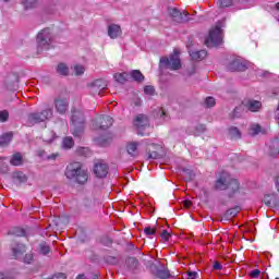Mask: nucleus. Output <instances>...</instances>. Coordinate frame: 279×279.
Returning <instances> with one entry per match:
<instances>
[{"label":"nucleus","instance_id":"f257e3e1","mask_svg":"<svg viewBox=\"0 0 279 279\" xmlns=\"http://www.w3.org/2000/svg\"><path fill=\"white\" fill-rule=\"evenodd\" d=\"M216 191H228L229 197H234L238 193H241V187L239 185V181L236 179H232V177L228 172H222L215 183Z\"/></svg>","mask_w":279,"mask_h":279},{"label":"nucleus","instance_id":"f03ea898","mask_svg":"<svg viewBox=\"0 0 279 279\" xmlns=\"http://www.w3.org/2000/svg\"><path fill=\"white\" fill-rule=\"evenodd\" d=\"M65 177L68 180H74L77 184H86L88 182V172L82 169V163L72 162L66 167Z\"/></svg>","mask_w":279,"mask_h":279},{"label":"nucleus","instance_id":"7ed1b4c3","mask_svg":"<svg viewBox=\"0 0 279 279\" xmlns=\"http://www.w3.org/2000/svg\"><path fill=\"white\" fill-rule=\"evenodd\" d=\"M37 52L49 51L53 48V31L51 28H44L37 34Z\"/></svg>","mask_w":279,"mask_h":279},{"label":"nucleus","instance_id":"20e7f679","mask_svg":"<svg viewBox=\"0 0 279 279\" xmlns=\"http://www.w3.org/2000/svg\"><path fill=\"white\" fill-rule=\"evenodd\" d=\"M84 113H82V111H73L71 119V133L75 138H80L82 134H84Z\"/></svg>","mask_w":279,"mask_h":279},{"label":"nucleus","instance_id":"39448f33","mask_svg":"<svg viewBox=\"0 0 279 279\" xmlns=\"http://www.w3.org/2000/svg\"><path fill=\"white\" fill-rule=\"evenodd\" d=\"M53 117V109L46 108L43 111L31 112L27 116L28 125H36V123H45V121H49Z\"/></svg>","mask_w":279,"mask_h":279},{"label":"nucleus","instance_id":"423d86ee","mask_svg":"<svg viewBox=\"0 0 279 279\" xmlns=\"http://www.w3.org/2000/svg\"><path fill=\"white\" fill-rule=\"evenodd\" d=\"M223 25L218 23L214 28L209 31V35L205 40L206 47H219L223 43V33L221 28Z\"/></svg>","mask_w":279,"mask_h":279},{"label":"nucleus","instance_id":"0eeeda50","mask_svg":"<svg viewBox=\"0 0 279 279\" xmlns=\"http://www.w3.org/2000/svg\"><path fill=\"white\" fill-rule=\"evenodd\" d=\"M160 66L161 69H169L170 71L181 69L182 63L180 62V53H178V50H174V53L169 57H162L160 59Z\"/></svg>","mask_w":279,"mask_h":279},{"label":"nucleus","instance_id":"6e6552de","mask_svg":"<svg viewBox=\"0 0 279 279\" xmlns=\"http://www.w3.org/2000/svg\"><path fill=\"white\" fill-rule=\"evenodd\" d=\"M113 120L110 116H101L97 118L96 122L93 124L94 130H108L112 128Z\"/></svg>","mask_w":279,"mask_h":279},{"label":"nucleus","instance_id":"1a4fd4ad","mask_svg":"<svg viewBox=\"0 0 279 279\" xmlns=\"http://www.w3.org/2000/svg\"><path fill=\"white\" fill-rule=\"evenodd\" d=\"M168 14H170L177 23H187V21H191V19H189V12H180L175 8L168 9Z\"/></svg>","mask_w":279,"mask_h":279},{"label":"nucleus","instance_id":"9d476101","mask_svg":"<svg viewBox=\"0 0 279 279\" xmlns=\"http://www.w3.org/2000/svg\"><path fill=\"white\" fill-rule=\"evenodd\" d=\"M133 123L135 128H137L140 134L144 136L145 133H143V130H145V128H149V118H147L145 114H138L135 117Z\"/></svg>","mask_w":279,"mask_h":279},{"label":"nucleus","instance_id":"9b49d317","mask_svg":"<svg viewBox=\"0 0 279 279\" xmlns=\"http://www.w3.org/2000/svg\"><path fill=\"white\" fill-rule=\"evenodd\" d=\"M54 110L58 114H66L69 110V99L64 97H58L54 99Z\"/></svg>","mask_w":279,"mask_h":279},{"label":"nucleus","instance_id":"f8f14e48","mask_svg":"<svg viewBox=\"0 0 279 279\" xmlns=\"http://www.w3.org/2000/svg\"><path fill=\"white\" fill-rule=\"evenodd\" d=\"M106 88H108V83L99 78L90 85L89 92L92 93V95H101L104 90H106Z\"/></svg>","mask_w":279,"mask_h":279},{"label":"nucleus","instance_id":"ddd939ff","mask_svg":"<svg viewBox=\"0 0 279 279\" xmlns=\"http://www.w3.org/2000/svg\"><path fill=\"white\" fill-rule=\"evenodd\" d=\"M107 34L111 40H117V38H121L123 31L119 24H109L107 27Z\"/></svg>","mask_w":279,"mask_h":279},{"label":"nucleus","instance_id":"4468645a","mask_svg":"<svg viewBox=\"0 0 279 279\" xmlns=\"http://www.w3.org/2000/svg\"><path fill=\"white\" fill-rule=\"evenodd\" d=\"M227 69L229 71H245V69H247V63L241 59H234L228 64Z\"/></svg>","mask_w":279,"mask_h":279},{"label":"nucleus","instance_id":"2eb2a0df","mask_svg":"<svg viewBox=\"0 0 279 279\" xmlns=\"http://www.w3.org/2000/svg\"><path fill=\"white\" fill-rule=\"evenodd\" d=\"M243 106L246 108V110H250V112H258L260 108H263V104L254 99L244 100Z\"/></svg>","mask_w":279,"mask_h":279},{"label":"nucleus","instance_id":"dca6fc26","mask_svg":"<svg viewBox=\"0 0 279 279\" xmlns=\"http://www.w3.org/2000/svg\"><path fill=\"white\" fill-rule=\"evenodd\" d=\"M94 173L97 178H106L108 175V165L97 162L94 167Z\"/></svg>","mask_w":279,"mask_h":279},{"label":"nucleus","instance_id":"f3484780","mask_svg":"<svg viewBox=\"0 0 279 279\" xmlns=\"http://www.w3.org/2000/svg\"><path fill=\"white\" fill-rule=\"evenodd\" d=\"M12 252L13 256H15V258H19V256L25 254V246L23 244L15 243L12 245Z\"/></svg>","mask_w":279,"mask_h":279},{"label":"nucleus","instance_id":"a211bd4d","mask_svg":"<svg viewBox=\"0 0 279 279\" xmlns=\"http://www.w3.org/2000/svg\"><path fill=\"white\" fill-rule=\"evenodd\" d=\"M192 60H204L208 56L206 50L190 51Z\"/></svg>","mask_w":279,"mask_h":279},{"label":"nucleus","instance_id":"6ab92c4d","mask_svg":"<svg viewBox=\"0 0 279 279\" xmlns=\"http://www.w3.org/2000/svg\"><path fill=\"white\" fill-rule=\"evenodd\" d=\"M268 154H269V156H278V154H279V142H278V140H274L270 143Z\"/></svg>","mask_w":279,"mask_h":279},{"label":"nucleus","instance_id":"aec40b11","mask_svg":"<svg viewBox=\"0 0 279 279\" xmlns=\"http://www.w3.org/2000/svg\"><path fill=\"white\" fill-rule=\"evenodd\" d=\"M239 213H241V207L235 206L233 208H230L225 213V219H232L233 217H236Z\"/></svg>","mask_w":279,"mask_h":279},{"label":"nucleus","instance_id":"412c9836","mask_svg":"<svg viewBox=\"0 0 279 279\" xmlns=\"http://www.w3.org/2000/svg\"><path fill=\"white\" fill-rule=\"evenodd\" d=\"M12 136H13L12 132L3 133L0 136V146L5 147V145H8L12 141Z\"/></svg>","mask_w":279,"mask_h":279},{"label":"nucleus","instance_id":"4be33fe9","mask_svg":"<svg viewBox=\"0 0 279 279\" xmlns=\"http://www.w3.org/2000/svg\"><path fill=\"white\" fill-rule=\"evenodd\" d=\"M10 162L13 167H21V165H23V156H21L19 153L14 154L11 157Z\"/></svg>","mask_w":279,"mask_h":279},{"label":"nucleus","instance_id":"5701e85b","mask_svg":"<svg viewBox=\"0 0 279 279\" xmlns=\"http://www.w3.org/2000/svg\"><path fill=\"white\" fill-rule=\"evenodd\" d=\"M113 77H114L116 82H118L119 84H125V82H128V80L130 77V74H128V72L116 73Z\"/></svg>","mask_w":279,"mask_h":279},{"label":"nucleus","instance_id":"b1692460","mask_svg":"<svg viewBox=\"0 0 279 279\" xmlns=\"http://www.w3.org/2000/svg\"><path fill=\"white\" fill-rule=\"evenodd\" d=\"M137 149H138V143L137 142H130L126 145V151H128V154H130V156H135Z\"/></svg>","mask_w":279,"mask_h":279},{"label":"nucleus","instance_id":"393cba45","mask_svg":"<svg viewBox=\"0 0 279 279\" xmlns=\"http://www.w3.org/2000/svg\"><path fill=\"white\" fill-rule=\"evenodd\" d=\"M22 5L24 10H34L38 5V0H23Z\"/></svg>","mask_w":279,"mask_h":279},{"label":"nucleus","instance_id":"a878e982","mask_svg":"<svg viewBox=\"0 0 279 279\" xmlns=\"http://www.w3.org/2000/svg\"><path fill=\"white\" fill-rule=\"evenodd\" d=\"M126 267H128L129 271H134V269H136V267H138V260H136V258H134V257H129L126 259Z\"/></svg>","mask_w":279,"mask_h":279},{"label":"nucleus","instance_id":"bb28decb","mask_svg":"<svg viewBox=\"0 0 279 279\" xmlns=\"http://www.w3.org/2000/svg\"><path fill=\"white\" fill-rule=\"evenodd\" d=\"M130 75L134 82H143L145 80V76L138 70L131 71Z\"/></svg>","mask_w":279,"mask_h":279},{"label":"nucleus","instance_id":"cd10ccee","mask_svg":"<svg viewBox=\"0 0 279 279\" xmlns=\"http://www.w3.org/2000/svg\"><path fill=\"white\" fill-rule=\"evenodd\" d=\"M12 178L15 182H27V177L23 172H14Z\"/></svg>","mask_w":279,"mask_h":279},{"label":"nucleus","instance_id":"c85d7f7f","mask_svg":"<svg viewBox=\"0 0 279 279\" xmlns=\"http://www.w3.org/2000/svg\"><path fill=\"white\" fill-rule=\"evenodd\" d=\"M57 73H59V75H69V66L64 63H59L57 66Z\"/></svg>","mask_w":279,"mask_h":279},{"label":"nucleus","instance_id":"c756f323","mask_svg":"<svg viewBox=\"0 0 279 279\" xmlns=\"http://www.w3.org/2000/svg\"><path fill=\"white\" fill-rule=\"evenodd\" d=\"M229 136L231 138H241V131L236 126H232L229 129Z\"/></svg>","mask_w":279,"mask_h":279},{"label":"nucleus","instance_id":"7c9ffc66","mask_svg":"<svg viewBox=\"0 0 279 279\" xmlns=\"http://www.w3.org/2000/svg\"><path fill=\"white\" fill-rule=\"evenodd\" d=\"M64 149H71L75 145V142L73 141V137L69 136L63 140L62 143Z\"/></svg>","mask_w":279,"mask_h":279},{"label":"nucleus","instance_id":"2f4dec72","mask_svg":"<svg viewBox=\"0 0 279 279\" xmlns=\"http://www.w3.org/2000/svg\"><path fill=\"white\" fill-rule=\"evenodd\" d=\"M264 203L266 204V206H276V198H274V196L271 195H266L264 197Z\"/></svg>","mask_w":279,"mask_h":279},{"label":"nucleus","instance_id":"473e14b6","mask_svg":"<svg viewBox=\"0 0 279 279\" xmlns=\"http://www.w3.org/2000/svg\"><path fill=\"white\" fill-rule=\"evenodd\" d=\"M8 119H10V112L8 110H0V123H7Z\"/></svg>","mask_w":279,"mask_h":279},{"label":"nucleus","instance_id":"72a5a7b5","mask_svg":"<svg viewBox=\"0 0 279 279\" xmlns=\"http://www.w3.org/2000/svg\"><path fill=\"white\" fill-rule=\"evenodd\" d=\"M166 114L167 113L165 112V109H162V108H157L154 111V117H157V119H165Z\"/></svg>","mask_w":279,"mask_h":279},{"label":"nucleus","instance_id":"f704fd0d","mask_svg":"<svg viewBox=\"0 0 279 279\" xmlns=\"http://www.w3.org/2000/svg\"><path fill=\"white\" fill-rule=\"evenodd\" d=\"M145 95H149V97H153V95L156 94V89L151 85H147L144 87Z\"/></svg>","mask_w":279,"mask_h":279},{"label":"nucleus","instance_id":"c9c22d12","mask_svg":"<svg viewBox=\"0 0 279 279\" xmlns=\"http://www.w3.org/2000/svg\"><path fill=\"white\" fill-rule=\"evenodd\" d=\"M10 232H11V234H14V236H25V230H23L21 228H14Z\"/></svg>","mask_w":279,"mask_h":279},{"label":"nucleus","instance_id":"e433bc0d","mask_svg":"<svg viewBox=\"0 0 279 279\" xmlns=\"http://www.w3.org/2000/svg\"><path fill=\"white\" fill-rule=\"evenodd\" d=\"M39 252L40 254H44V255L49 254L50 252L49 245H47V243L39 244Z\"/></svg>","mask_w":279,"mask_h":279},{"label":"nucleus","instance_id":"4c0bfd02","mask_svg":"<svg viewBox=\"0 0 279 279\" xmlns=\"http://www.w3.org/2000/svg\"><path fill=\"white\" fill-rule=\"evenodd\" d=\"M251 134H253V136H256V134H260V124H252Z\"/></svg>","mask_w":279,"mask_h":279},{"label":"nucleus","instance_id":"58836bf2","mask_svg":"<svg viewBox=\"0 0 279 279\" xmlns=\"http://www.w3.org/2000/svg\"><path fill=\"white\" fill-rule=\"evenodd\" d=\"M205 104H206L207 108H213V106H215V104H217V101L213 97H207L205 99Z\"/></svg>","mask_w":279,"mask_h":279},{"label":"nucleus","instance_id":"ea45409f","mask_svg":"<svg viewBox=\"0 0 279 279\" xmlns=\"http://www.w3.org/2000/svg\"><path fill=\"white\" fill-rule=\"evenodd\" d=\"M144 234H146V236H154V234H156V230L151 229V227H146L144 229Z\"/></svg>","mask_w":279,"mask_h":279},{"label":"nucleus","instance_id":"a19ab883","mask_svg":"<svg viewBox=\"0 0 279 279\" xmlns=\"http://www.w3.org/2000/svg\"><path fill=\"white\" fill-rule=\"evenodd\" d=\"M106 263H108L109 265H117L119 263V259L113 256H108L106 257Z\"/></svg>","mask_w":279,"mask_h":279},{"label":"nucleus","instance_id":"79ce46f5","mask_svg":"<svg viewBox=\"0 0 279 279\" xmlns=\"http://www.w3.org/2000/svg\"><path fill=\"white\" fill-rule=\"evenodd\" d=\"M85 69L82 65H75L74 66V73L75 75H84Z\"/></svg>","mask_w":279,"mask_h":279},{"label":"nucleus","instance_id":"37998d69","mask_svg":"<svg viewBox=\"0 0 279 279\" xmlns=\"http://www.w3.org/2000/svg\"><path fill=\"white\" fill-rule=\"evenodd\" d=\"M186 279H199V275L197 271H189L186 274Z\"/></svg>","mask_w":279,"mask_h":279},{"label":"nucleus","instance_id":"c03bdc74","mask_svg":"<svg viewBox=\"0 0 279 279\" xmlns=\"http://www.w3.org/2000/svg\"><path fill=\"white\" fill-rule=\"evenodd\" d=\"M219 3L221 8H230V5H232V0H220Z\"/></svg>","mask_w":279,"mask_h":279},{"label":"nucleus","instance_id":"a18cd8bd","mask_svg":"<svg viewBox=\"0 0 279 279\" xmlns=\"http://www.w3.org/2000/svg\"><path fill=\"white\" fill-rule=\"evenodd\" d=\"M162 241H168L171 238V233H169V231L163 230L160 234Z\"/></svg>","mask_w":279,"mask_h":279},{"label":"nucleus","instance_id":"49530a36","mask_svg":"<svg viewBox=\"0 0 279 279\" xmlns=\"http://www.w3.org/2000/svg\"><path fill=\"white\" fill-rule=\"evenodd\" d=\"M147 159L148 160H156V159H158V153L157 151L148 153Z\"/></svg>","mask_w":279,"mask_h":279},{"label":"nucleus","instance_id":"de8ad7c7","mask_svg":"<svg viewBox=\"0 0 279 279\" xmlns=\"http://www.w3.org/2000/svg\"><path fill=\"white\" fill-rule=\"evenodd\" d=\"M34 260V255L32 254H26L24 257V263H26L27 265H29Z\"/></svg>","mask_w":279,"mask_h":279},{"label":"nucleus","instance_id":"09e8293b","mask_svg":"<svg viewBox=\"0 0 279 279\" xmlns=\"http://www.w3.org/2000/svg\"><path fill=\"white\" fill-rule=\"evenodd\" d=\"M251 278H258L260 276V270L254 269L250 272Z\"/></svg>","mask_w":279,"mask_h":279},{"label":"nucleus","instance_id":"8fccbe9b","mask_svg":"<svg viewBox=\"0 0 279 279\" xmlns=\"http://www.w3.org/2000/svg\"><path fill=\"white\" fill-rule=\"evenodd\" d=\"M158 276H159V278H162V279L169 278V272L166 270H159Z\"/></svg>","mask_w":279,"mask_h":279},{"label":"nucleus","instance_id":"3c124183","mask_svg":"<svg viewBox=\"0 0 279 279\" xmlns=\"http://www.w3.org/2000/svg\"><path fill=\"white\" fill-rule=\"evenodd\" d=\"M85 206L87 207V208H90L92 206H95V201H93V199H85Z\"/></svg>","mask_w":279,"mask_h":279},{"label":"nucleus","instance_id":"603ef678","mask_svg":"<svg viewBox=\"0 0 279 279\" xmlns=\"http://www.w3.org/2000/svg\"><path fill=\"white\" fill-rule=\"evenodd\" d=\"M50 138L44 137V141L46 143H53V138H56V134H53V132H50Z\"/></svg>","mask_w":279,"mask_h":279},{"label":"nucleus","instance_id":"864d4df0","mask_svg":"<svg viewBox=\"0 0 279 279\" xmlns=\"http://www.w3.org/2000/svg\"><path fill=\"white\" fill-rule=\"evenodd\" d=\"M214 269L221 270V269H223V266H221V264L219 262H216L214 264Z\"/></svg>","mask_w":279,"mask_h":279},{"label":"nucleus","instance_id":"5fc2aeb1","mask_svg":"<svg viewBox=\"0 0 279 279\" xmlns=\"http://www.w3.org/2000/svg\"><path fill=\"white\" fill-rule=\"evenodd\" d=\"M183 206L184 208H191V206H193V203L191 201H184Z\"/></svg>","mask_w":279,"mask_h":279},{"label":"nucleus","instance_id":"6e6d98bb","mask_svg":"<svg viewBox=\"0 0 279 279\" xmlns=\"http://www.w3.org/2000/svg\"><path fill=\"white\" fill-rule=\"evenodd\" d=\"M58 156H60L58 153L51 154L48 156V160H56V158H58Z\"/></svg>","mask_w":279,"mask_h":279},{"label":"nucleus","instance_id":"4d7b16f0","mask_svg":"<svg viewBox=\"0 0 279 279\" xmlns=\"http://www.w3.org/2000/svg\"><path fill=\"white\" fill-rule=\"evenodd\" d=\"M239 112H241V107H236V108L233 110V117H239Z\"/></svg>","mask_w":279,"mask_h":279},{"label":"nucleus","instance_id":"13d9d810","mask_svg":"<svg viewBox=\"0 0 279 279\" xmlns=\"http://www.w3.org/2000/svg\"><path fill=\"white\" fill-rule=\"evenodd\" d=\"M0 279H12L10 275H5L3 272H0Z\"/></svg>","mask_w":279,"mask_h":279},{"label":"nucleus","instance_id":"bf43d9fd","mask_svg":"<svg viewBox=\"0 0 279 279\" xmlns=\"http://www.w3.org/2000/svg\"><path fill=\"white\" fill-rule=\"evenodd\" d=\"M275 117H276V120L279 123V107H277V110L275 111Z\"/></svg>","mask_w":279,"mask_h":279},{"label":"nucleus","instance_id":"052dcab7","mask_svg":"<svg viewBox=\"0 0 279 279\" xmlns=\"http://www.w3.org/2000/svg\"><path fill=\"white\" fill-rule=\"evenodd\" d=\"M76 279H86V276H84V275H78V276L76 277Z\"/></svg>","mask_w":279,"mask_h":279},{"label":"nucleus","instance_id":"680f3d73","mask_svg":"<svg viewBox=\"0 0 279 279\" xmlns=\"http://www.w3.org/2000/svg\"><path fill=\"white\" fill-rule=\"evenodd\" d=\"M198 128L201 129V132H204V130H206V126L204 125H199Z\"/></svg>","mask_w":279,"mask_h":279},{"label":"nucleus","instance_id":"e2e57ef3","mask_svg":"<svg viewBox=\"0 0 279 279\" xmlns=\"http://www.w3.org/2000/svg\"><path fill=\"white\" fill-rule=\"evenodd\" d=\"M276 184H277V189L279 191V177L277 178Z\"/></svg>","mask_w":279,"mask_h":279},{"label":"nucleus","instance_id":"0e129e2a","mask_svg":"<svg viewBox=\"0 0 279 279\" xmlns=\"http://www.w3.org/2000/svg\"><path fill=\"white\" fill-rule=\"evenodd\" d=\"M195 73V66H192V72H190V75H193Z\"/></svg>","mask_w":279,"mask_h":279},{"label":"nucleus","instance_id":"69168bd1","mask_svg":"<svg viewBox=\"0 0 279 279\" xmlns=\"http://www.w3.org/2000/svg\"><path fill=\"white\" fill-rule=\"evenodd\" d=\"M194 174L190 173L189 180H193Z\"/></svg>","mask_w":279,"mask_h":279},{"label":"nucleus","instance_id":"338daca9","mask_svg":"<svg viewBox=\"0 0 279 279\" xmlns=\"http://www.w3.org/2000/svg\"><path fill=\"white\" fill-rule=\"evenodd\" d=\"M0 171H2V173H5V170L0 169Z\"/></svg>","mask_w":279,"mask_h":279},{"label":"nucleus","instance_id":"774afa93","mask_svg":"<svg viewBox=\"0 0 279 279\" xmlns=\"http://www.w3.org/2000/svg\"><path fill=\"white\" fill-rule=\"evenodd\" d=\"M4 1V3H8V1H10V0H3Z\"/></svg>","mask_w":279,"mask_h":279}]
</instances>
